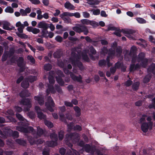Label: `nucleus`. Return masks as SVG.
<instances>
[{
  "label": "nucleus",
  "mask_w": 155,
  "mask_h": 155,
  "mask_svg": "<svg viewBox=\"0 0 155 155\" xmlns=\"http://www.w3.org/2000/svg\"><path fill=\"white\" fill-rule=\"evenodd\" d=\"M140 62H141L140 63L141 66L144 68H145L148 64V60L147 58H145Z\"/></svg>",
  "instance_id": "32"
},
{
  "label": "nucleus",
  "mask_w": 155,
  "mask_h": 155,
  "mask_svg": "<svg viewBox=\"0 0 155 155\" xmlns=\"http://www.w3.org/2000/svg\"><path fill=\"white\" fill-rule=\"evenodd\" d=\"M52 66L51 64L48 63L45 64L44 66V69L47 71H49L52 69Z\"/></svg>",
  "instance_id": "49"
},
{
  "label": "nucleus",
  "mask_w": 155,
  "mask_h": 155,
  "mask_svg": "<svg viewBox=\"0 0 155 155\" xmlns=\"http://www.w3.org/2000/svg\"><path fill=\"white\" fill-rule=\"evenodd\" d=\"M29 83L28 81L26 79L22 82L21 84V87L25 89L29 87Z\"/></svg>",
  "instance_id": "18"
},
{
  "label": "nucleus",
  "mask_w": 155,
  "mask_h": 155,
  "mask_svg": "<svg viewBox=\"0 0 155 155\" xmlns=\"http://www.w3.org/2000/svg\"><path fill=\"white\" fill-rule=\"evenodd\" d=\"M72 29L74 31L78 33H80L82 32L80 27L78 26H74L72 28Z\"/></svg>",
  "instance_id": "61"
},
{
  "label": "nucleus",
  "mask_w": 155,
  "mask_h": 155,
  "mask_svg": "<svg viewBox=\"0 0 155 155\" xmlns=\"http://www.w3.org/2000/svg\"><path fill=\"white\" fill-rule=\"evenodd\" d=\"M56 79L58 83L61 86H64V84L63 80L60 77H56Z\"/></svg>",
  "instance_id": "35"
},
{
  "label": "nucleus",
  "mask_w": 155,
  "mask_h": 155,
  "mask_svg": "<svg viewBox=\"0 0 155 155\" xmlns=\"http://www.w3.org/2000/svg\"><path fill=\"white\" fill-rule=\"evenodd\" d=\"M31 99L28 98H23L20 101L19 103L21 105H26L27 107L26 108V111H28L30 108L31 107Z\"/></svg>",
  "instance_id": "4"
},
{
  "label": "nucleus",
  "mask_w": 155,
  "mask_h": 155,
  "mask_svg": "<svg viewBox=\"0 0 155 155\" xmlns=\"http://www.w3.org/2000/svg\"><path fill=\"white\" fill-rule=\"evenodd\" d=\"M50 137L52 140L57 142L58 140V136L55 132L51 133L50 135Z\"/></svg>",
  "instance_id": "34"
},
{
  "label": "nucleus",
  "mask_w": 155,
  "mask_h": 155,
  "mask_svg": "<svg viewBox=\"0 0 155 155\" xmlns=\"http://www.w3.org/2000/svg\"><path fill=\"white\" fill-rule=\"evenodd\" d=\"M152 77V75L151 74H149L146 75L144 78L143 82L145 84H147L149 82Z\"/></svg>",
  "instance_id": "20"
},
{
  "label": "nucleus",
  "mask_w": 155,
  "mask_h": 155,
  "mask_svg": "<svg viewBox=\"0 0 155 155\" xmlns=\"http://www.w3.org/2000/svg\"><path fill=\"white\" fill-rule=\"evenodd\" d=\"M72 65L73 66L77 65L81 70H83L84 69L82 63L78 60H77V61H75V64H72Z\"/></svg>",
  "instance_id": "17"
},
{
  "label": "nucleus",
  "mask_w": 155,
  "mask_h": 155,
  "mask_svg": "<svg viewBox=\"0 0 155 155\" xmlns=\"http://www.w3.org/2000/svg\"><path fill=\"white\" fill-rule=\"evenodd\" d=\"M53 84H48V88L46 90V93L47 95H48L51 92L52 94H55L56 93V91L54 89Z\"/></svg>",
  "instance_id": "13"
},
{
  "label": "nucleus",
  "mask_w": 155,
  "mask_h": 155,
  "mask_svg": "<svg viewBox=\"0 0 155 155\" xmlns=\"http://www.w3.org/2000/svg\"><path fill=\"white\" fill-rule=\"evenodd\" d=\"M70 13V16L71 17L74 16L77 18H79L81 17L80 14L78 12H76L74 13Z\"/></svg>",
  "instance_id": "63"
},
{
  "label": "nucleus",
  "mask_w": 155,
  "mask_h": 155,
  "mask_svg": "<svg viewBox=\"0 0 155 155\" xmlns=\"http://www.w3.org/2000/svg\"><path fill=\"white\" fill-rule=\"evenodd\" d=\"M37 78L36 76L29 75L26 79L30 83H33L36 80Z\"/></svg>",
  "instance_id": "41"
},
{
  "label": "nucleus",
  "mask_w": 155,
  "mask_h": 155,
  "mask_svg": "<svg viewBox=\"0 0 155 155\" xmlns=\"http://www.w3.org/2000/svg\"><path fill=\"white\" fill-rule=\"evenodd\" d=\"M70 77L74 81H77L81 83L82 82V78L81 75H79V76H77L73 73H71Z\"/></svg>",
  "instance_id": "14"
},
{
  "label": "nucleus",
  "mask_w": 155,
  "mask_h": 155,
  "mask_svg": "<svg viewBox=\"0 0 155 155\" xmlns=\"http://www.w3.org/2000/svg\"><path fill=\"white\" fill-rule=\"evenodd\" d=\"M5 12L7 13H12L14 12V9L11 6H7L5 10Z\"/></svg>",
  "instance_id": "53"
},
{
  "label": "nucleus",
  "mask_w": 155,
  "mask_h": 155,
  "mask_svg": "<svg viewBox=\"0 0 155 155\" xmlns=\"http://www.w3.org/2000/svg\"><path fill=\"white\" fill-rule=\"evenodd\" d=\"M85 151L87 153L89 152L91 150V147L89 144H86L83 147Z\"/></svg>",
  "instance_id": "50"
},
{
  "label": "nucleus",
  "mask_w": 155,
  "mask_h": 155,
  "mask_svg": "<svg viewBox=\"0 0 155 155\" xmlns=\"http://www.w3.org/2000/svg\"><path fill=\"white\" fill-rule=\"evenodd\" d=\"M137 58L135 57L132 58L131 60V62L133 63L130 65L129 68V71L130 72H133L139 69L140 68V65L138 64H135V63L136 62Z\"/></svg>",
  "instance_id": "3"
},
{
  "label": "nucleus",
  "mask_w": 155,
  "mask_h": 155,
  "mask_svg": "<svg viewBox=\"0 0 155 155\" xmlns=\"http://www.w3.org/2000/svg\"><path fill=\"white\" fill-rule=\"evenodd\" d=\"M28 140L31 145H33L36 143V139L31 136H29L28 138Z\"/></svg>",
  "instance_id": "42"
},
{
  "label": "nucleus",
  "mask_w": 155,
  "mask_h": 155,
  "mask_svg": "<svg viewBox=\"0 0 155 155\" xmlns=\"http://www.w3.org/2000/svg\"><path fill=\"white\" fill-rule=\"evenodd\" d=\"M16 130L21 132H22L25 133H28V129L27 127H25L21 126H17Z\"/></svg>",
  "instance_id": "19"
},
{
  "label": "nucleus",
  "mask_w": 155,
  "mask_h": 155,
  "mask_svg": "<svg viewBox=\"0 0 155 155\" xmlns=\"http://www.w3.org/2000/svg\"><path fill=\"white\" fill-rule=\"evenodd\" d=\"M44 130L42 129L39 127L37 128V135L38 137H40L44 134Z\"/></svg>",
  "instance_id": "38"
},
{
  "label": "nucleus",
  "mask_w": 155,
  "mask_h": 155,
  "mask_svg": "<svg viewBox=\"0 0 155 155\" xmlns=\"http://www.w3.org/2000/svg\"><path fill=\"white\" fill-rule=\"evenodd\" d=\"M152 104L149 106L150 109L154 108L155 109V97L152 99Z\"/></svg>",
  "instance_id": "64"
},
{
  "label": "nucleus",
  "mask_w": 155,
  "mask_h": 155,
  "mask_svg": "<svg viewBox=\"0 0 155 155\" xmlns=\"http://www.w3.org/2000/svg\"><path fill=\"white\" fill-rule=\"evenodd\" d=\"M81 56L82 59L84 61L87 62H89L90 61V59L86 53H82Z\"/></svg>",
  "instance_id": "39"
},
{
  "label": "nucleus",
  "mask_w": 155,
  "mask_h": 155,
  "mask_svg": "<svg viewBox=\"0 0 155 155\" xmlns=\"http://www.w3.org/2000/svg\"><path fill=\"white\" fill-rule=\"evenodd\" d=\"M108 51V50L107 47H104L101 49V54L105 55L106 54H107Z\"/></svg>",
  "instance_id": "43"
},
{
  "label": "nucleus",
  "mask_w": 155,
  "mask_h": 155,
  "mask_svg": "<svg viewBox=\"0 0 155 155\" xmlns=\"http://www.w3.org/2000/svg\"><path fill=\"white\" fill-rule=\"evenodd\" d=\"M74 124L73 122H71L67 125L68 128L70 131L74 130Z\"/></svg>",
  "instance_id": "57"
},
{
  "label": "nucleus",
  "mask_w": 155,
  "mask_h": 155,
  "mask_svg": "<svg viewBox=\"0 0 155 155\" xmlns=\"http://www.w3.org/2000/svg\"><path fill=\"white\" fill-rule=\"evenodd\" d=\"M74 131H81L82 130L81 127L78 125H76L74 127Z\"/></svg>",
  "instance_id": "62"
},
{
  "label": "nucleus",
  "mask_w": 155,
  "mask_h": 155,
  "mask_svg": "<svg viewBox=\"0 0 155 155\" xmlns=\"http://www.w3.org/2000/svg\"><path fill=\"white\" fill-rule=\"evenodd\" d=\"M140 85V83L139 81H137L133 84L132 88L134 91H137L138 90Z\"/></svg>",
  "instance_id": "26"
},
{
  "label": "nucleus",
  "mask_w": 155,
  "mask_h": 155,
  "mask_svg": "<svg viewBox=\"0 0 155 155\" xmlns=\"http://www.w3.org/2000/svg\"><path fill=\"white\" fill-rule=\"evenodd\" d=\"M121 32H122L121 30H120V29H117L114 33V34L117 36L121 37V35L120 33Z\"/></svg>",
  "instance_id": "60"
},
{
  "label": "nucleus",
  "mask_w": 155,
  "mask_h": 155,
  "mask_svg": "<svg viewBox=\"0 0 155 155\" xmlns=\"http://www.w3.org/2000/svg\"><path fill=\"white\" fill-rule=\"evenodd\" d=\"M47 102L45 103V106L47 109L51 112L54 111V110L53 107H54L55 104L52 98L50 96H48L47 98Z\"/></svg>",
  "instance_id": "2"
},
{
  "label": "nucleus",
  "mask_w": 155,
  "mask_h": 155,
  "mask_svg": "<svg viewBox=\"0 0 155 155\" xmlns=\"http://www.w3.org/2000/svg\"><path fill=\"white\" fill-rule=\"evenodd\" d=\"M49 24H48L44 21H42L39 22L37 27L42 29H48L49 27Z\"/></svg>",
  "instance_id": "10"
},
{
  "label": "nucleus",
  "mask_w": 155,
  "mask_h": 155,
  "mask_svg": "<svg viewBox=\"0 0 155 155\" xmlns=\"http://www.w3.org/2000/svg\"><path fill=\"white\" fill-rule=\"evenodd\" d=\"M79 134L76 132L71 133L70 134H67L65 135V141L68 145L70 142L74 144H75L78 142L80 139Z\"/></svg>",
  "instance_id": "1"
},
{
  "label": "nucleus",
  "mask_w": 155,
  "mask_h": 155,
  "mask_svg": "<svg viewBox=\"0 0 155 155\" xmlns=\"http://www.w3.org/2000/svg\"><path fill=\"white\" fill-rule=\"evenodd\" d=\"M87 3L90 5H97L99 4L100 1L97 0H87Z\"/></svg>",
  "instance_id": "40"
},
{
  "label": "nucleus",
  "mask_w": 155,
  "mask_h": 155,
  "mask_svg": "<svg viewBox=\"0 0 155 155\" xmlns=\"http://www.w3.org/2000/svg\"><path fill=\"white\" fill-rule=\"evenodd\" d=\"M153 125H150V124L147 122L143 123L141 125V129L144 133H146L149 129H152Z\"/></svg>",
  "instance_id": "7"
},
{
  "label": "nucleus",
  "mask_w": 155,
  "mask_h": 155,
  "mask_svg": "<svg viewBox=\"0 0 155 155\" xmlns=\"http://www.w3.org/2000/svg\"><path fill=\"white\" fill-rule=\"evenodd\" d=\"M18 36L22 39H26L28 38V37L27 35L25 34L19 33H16Z\"/></svg>",
  "instance_id": "55"
},
{
  "label": "nucleus",
  "mask_w": 155,
  "mask_h": 155,
  "mask_svg": "<svg viewBox=\"0 0 155 155\" xmlns=\"http://www.w3.org/2000/svg\"><path fill=\"white\" fill-rule=\"evenodd\" d=\"M62 54V52L60 50H58L54 53L53 55L54 58H60L61 57Z\"/></svg>",
  "instance_id": "15"
},
{
  "label": "nucleus",
  "mask_w": 155,
  "mask_h": 155,
  "mask_svg": "<svg viewBox=\"0 0 155 155\" xmlns=\"http://www.w3.org/2000/svg\"><path fill=\"white\" fill-rule=\"evenodd\" d=\"M34 98L36 101L38 102L40 105L41 106L44 104L45 102L44 97L42 95L41 96H35Z\"/></svg>",
  "instance_id": "9"
},
{
  "label": "nucleus",
  "mask_w": 155,
  "mask_h": 155,
  "mask_svg": "<svg viewBox=\"0 0 155 155\" xmlns=\"http://www.w3.org/2000/svg\"><path fill=\"white\" fill-rule=\"evenodd\" d=\"M106 65V61L105 59H102L99 61L98 65L100 67H104Z\"/></svg>",
  "instance_id": "44"
},
{
  "label": "nucleus",
  "mask_w": 155,
  "mask_h": 155,
  "mask_svg": "<svg viewBox=\"0 0 155 155\" xmlns=\"http://www.w3.org/2000/svg\"><path fill=\"white\" fill-rule=\"evenodd\" d=\"M31 94L28 90H22L19 93L20 97L22 98H25L26 97H29L31 96Z\"/></svg>",
  "instance_id": "11"
},
{
  "label": "nucleus",
  "mask_w": 155,
  "mask_h": 155,
  "mask_svg": "<svg viewBox=\"0 0 155 155\" xmlns=\"http://www.w3.org/2000/svg\"><path fill=\"white\" fill-rule=\"evenodd\" d=\"M137 21L140 23L144 24L146 23V21L143 18H138L136 19Z\"/></svg>",
  "instance_id": "59"
},
{
  "label": "nucleus",
  "mask_w": 155,
  "mask_h": 155,
  "mask_svg": "<svg viewBox=\"0 0 155 155\" xmlns=\"http://www.w3.org/2000/svg\"><path fill=\"white\" fill-rule=\"evenodd\" d=\"M73 108L76 113L75 114L76 116V117H80L81 115V110L80 108L78 106L74 107Z\"/></svg>",
  "instance_id": "22"
},
{
  "label": "nucleus",
  "mask_w": 155,
  "mask_h": 155,
  "mask_svg": "<svg viewBox=\"0 0 155 155\" xmlns=\"http://www.w3.org/2000/svg\"><path fill=\"white\" fill-rule=\"evenodd\" d=\"M37 113L38 117L40 119H45L46 117L43 113L41 111L38 112Z\"/></svg>",
  "instance_id": "48"
},
{
  "label": "nucleus",
  "mask_w": 155,
  "mask_h": 155,
  "mask_svg": "<svg viewBox=\"0 0 155 155\" xmlns=\"http://www.w3.org/2000/svg\"><path fill=\"white\" fill-rule=\"evenodd\" d=\"M46 144L49 147H53L56 146L57 145V143L56 141L52 140L47 141Z\"/></svg>",
  "instance_id": "27"
},
{
  "label": "nucleus",
  "mask_w": 155,
  "mask_h": 155,
  "mask_svg": "<svg viewBox=\"0 0 155 155\" xmlns=\"http://www.w3.org/2000/svg\"><path fill=\"white\" fill-rule=\"evenodd\" d=\"M147 117V115L143 114L141 117H140L139 120H138L139 124H142L143 123H145L146 118Z\"/></svg>",
  "instance_id": "30"
},
{
  "label": "nucleus",
  "mask_w": 155,
  "mask_h": 155,
  "mask_svg": "<svg viewBox=\"0 0 155 155\" xmlns=\"http://www.w3.org/2000/svg\"><path fill=\"white\" fill-rule=\"evenodd\" d=\"M15 142L18 144L23 146H25L27 144L26 140L23 139H17L15 140Z\"/></svg>",
  "instance_id": "23"
},
{
  "label": "nucleus",
  "mask_w": 155,
  "mask_h": 155,
  "mask_svg": "<svg viewBox=\"0 0 155 155\" xmlns=\"http://www.w3.org/2000/svg\"><path fill=\"white\" fill-rule=\"evenodd\" d=\"M148 72H151L155 74V64H153L150 65L147 69Z\"/></svg>",
  "instance_id": "21"
},
{
  "label": "nucleus",
  "mask_w": 155,
  "mask_h": 155,
  "mask_svg": "<svg viewBox=\"0 0 155 155\" xmlns=\"http://www.w3.org/2000/svg\"><path fill=\"white\" fill-rule=\"evenodd\" d=\"M12 130L4 128L2 130H0V135L2 137L6 138L7 137H11Z\"/></svg>",
  "instance_id": "5"
},
{
  "label": "nucleus",
  "mask_w": 155,
  "mask_h": 155,
  "mask_svg": "<svg viewBox=\"0 0 155 155\" xmlns=\"http://www.w3.org/2000/svg\"><path fill=\"white\" fill-rule=\"evenodd\" d=\"M19 133L16 131H13L12 130L11 134V137H12L14 138H17L19 137Z\"/></svg>",
  "instance_id": "54"
},
{
  "label": "nucleus",
  "mask_w": 155,
  "mask_h": 155,
  "mask_svg": "<svg viewBox=\"0 0 155 155\" xmlns=\"http://www.w3.org/2000/svg\"><path fill=\"white\" fill-rule=\"evenodd\" d=\"M45 124L48 128H52L54 126L53 123L47 120L45 121Z\"/></svg>",
  "instance_id": "47"
},
{
  "label": "nucleus",
  "mask_w": 155,
  "mask_h": 155,
  "mask_svg": "<svg viewBox=\"0 0 155 155\" xmlns=\"http://www.w3.org/2000/svg\"><path fill=\"white\" fill-rule=\"evenodd\" d=\"M28 59L30 60V62L33 64L35 63V61L34 58L31 55H28L27 57Z\"/></svg>",
  "instance_id": "58"
},
{
  "label": "nucleus",
  "mask_w": 155,
  "mask_h": 155,
  "mask_svg": "<svg viewBox=\"0 0 155 155\" xmlns=\"http://www.w3.org/2000/svg\"><path fill=\"white\" fill-rule=\"evenodd\" d=\"M115 52L116 56H120L122 52V50L121 47H117L115 49Z\"/></svg>",
  "instance_id": "33"
},
{
  "label": "nucleus",
  "mask_w": 155,
  "mask_h": 155,
  "mask_svg": "<svg viewBox=\"0 0 155 155\" xmlns=\"http://www.w3.org/2000/svg\"><path fill=\"white\" fill-rule=\"evenodd\" d=\"M121 31L124 33L127 34V35L126 36L128 38L130 39H134V38L131 35L135 33V31L131 29H122Z\"/></svg>",
  "instance_id": "6"
},
{
  "label": "nucleus",
  "mask_w": 155,
  "mask_h": 155,
  "mask_svg": "<svg viewBox=\"0 0 155 155\" xmlns=\"http://www.w3.org/2000/svg\"><path fill=\"white\" fill-rule=\"evenodd\" d=\"M137 51V48L135 46H132L130 49V52L129 54V55H134L136 52Z\"/></svg>",
  "instance_id": "45"
},
{
  "label": "nucleus",
  "mask_w": 155,
  "mask_h": 155,
  "mask_svg": "<svg viewBox=\"0 0 155 155\" xmlns=\"http://www.w3.org/2000/svg\"><path fill=\"white\" fill-rule=\"evenodd\" d=\"M82 32H84V34L85 35H87L89 31L87 27L85 25H82L80 26Z\"/></svg>",
  "instance_id": "36"
},
{
  "label": "nucleus",
  "mask_w": 155,
  "mask_h": 155,
  "mask_svg": "<svg viewBox=\"0 0 155 155\" xmlns=\"http://www.w3.org/2000/svg\"><path fill=\"white\" fill-rule=\"evenodd\" d=\"M16 117L19 120L21 121H24L26 120V119L20 114L16 113L15 114Z\"/></svg>",
  "instance_id": "52"
},
{
  "label": "nucleus",
  "mask_w": 155,
  "mask_h": 155,
  "mask_svg": "<svg viewBox=\"0 0 155 155\" xmlns=\"http://www.w3.org/2000/svg\"><path fill=\"white\" fill-rule=\"evenodd\" d=\"M71 56L70 58V60L72 64H75V61H76L77 60H79L80 59V56L78 55L75 52L72 51L71 53Z\"/></svg>",
  "instance_id": "8"
},
{
  "label": "nucleus",
  "mask_w": 155,
  "mask_h": 155,
  "mask_svg": "<svg viewBox=\"0 0 155 155\" xmlns=\"http://www.w3.org/2000/svg\"><path fill=\"white\" fill-rule=\"evenodd\" d=\"M48 80L50 84H54L55 82L54 77L52 75L49 76Z\"/></svg>",
  "instance_id": "51"
},
{
  "label": "nucleus",
  "mask_w": 155,
  "mask_h": 155,
  "mask_svg": "<svg viewBox=\"0 0 155 155\" xmlns=\"http://www.w3.org/2000/svg\"><path fill=\"white\" fill-rule=\"evenodd\" d=\"M48 29H42L41 34V35H38V37L41 38H48Z\"/></svg>",
  "instance_id": "16"
},
{
  "label": "nucleus",
  "mask_w": 155,
  "mask_h": 155,
  "mask_svg": "<svg viewBox=\"0 0 155 155\" xmlns=\"http://www.w3.org/2000/svg\"><path fill=\"white\" fill-rule=\"evenodd\" d=\"M68 146L71 148L72 150H69L67 151L65 155H76L73 152V150L74 149L72 148L73 147L72 144L71 143H69Z\"/></svg>",
  "instance_id": "37"
},
{
  "label": "nucleus",
  "mask_w": 155,
  "mask_h": 155,
  "mask_svg": "<svg viewBox=\"0 0 155 155\" xmlns=\"http://www.w3.org/2000/svg\"><path fill=\"white\" fill-rule=\"evenodd\" d=\"M24 61V59L22 57H19L17 60V65L21 68H22V65Z\"/></svg>",
  "instance_id": "24"
},
{
  "label": "nucleus",
  "mask_w": 155,
  "mask_h": 155,
  "mask_svg": "<svg viewBox=\"0 0 155 155\" xmlns=\"http://www.w3.org/2000/svg\"><path fill=\"white\" fill-rule=\"evenodd\" d=\"M58 136L59 140H62L64 137V132L62 130H61L58 132Z\"/></svg>",
  "instance_id": "46"
},
{
  "label": "nucleus",
  "mask_w": 155,
  "mask_h": 155,
  "mask_svg": "<svg viewBox=\"0 0 155 155\" xmlns=\"http://www.w3.org/2000/svg\"><path fill=\"white\" fill-rule=\"evenodd\" d=\"M145 54L143 52H140V53L137 56V61L138 62H140L143 60L145 58Z\"/></svg>",
  "instance_id": "25"
},
{
  "label": "nucleus",
  "mask_w": 155,
  "mask_h": 155,
  "mask_svg": "<svg viewBox=\"0 0 155 155\" xmlns=\"http://www.w3.org/2000/svg\"><path fill=\"white\" fill-rule=\"evenodd\" d=\"M108 56L111 57V59H112L115 56V51L113 50L111 48L108 49V51L107 53Z\"/></svg>",
  "instance_id": "28"
},
{
  "label": "nucleus",
  "mask_w": 155,
  "mask_h": 155,
  "mask_svg": "<svg viewBox=\"0 0 155 155\" xmlns=\"http://www.w3.org/2000/svg\"><path fill=\"white\" fill-rule=\"evenodd\" d=\"M9 23L7 22H5L3 24V28L4 29L8 30H13L14 28H15L14 27H13L12 28H11L9 27Z\"/></svg>",
  "instance_id": "29"
},
{
  "label": "nucleus",
  "mask_w": 155,
  "mask_h": 155,
  "mask_svg": "<svg viewBox=\"0 0 155 155\" xmlns=\"http://www.w3.org/2000/svg\"><path fill=\"white\" fill-rule=\"evenodd\" d=\"M65 7L68 9L71 10L74 9L75 7L74 6L71 4L69 2H67L64 4Z\"/></svg>",
  "instance_id": "31"
},
{
  "label": "nucleus",
  "mask_w": 155,
  "mask_h": 155,
  "mask_svg": "<svg viewBox=\"0 0 155 155\" xmlns=\"http://www.w3.org/2000/svg\"><path fill=\"white\" fill-rule=\"evenodd\" d=\"M55 90L59 93H61L62 92V90L61 87L57 84L54 85Z\"/></svg>",
  "instance_id": "56"
},
{
  "label": "nucleus",
  "mask_w": 155,
  "mask_h": 155,
  "mask_svg": "<svg viewBox=\"0 0 155 155\" xmlns=\"http://www.w3.org/2000/svg\"><path fill=\"white\" fill-rule=\"evenodd\" d=\"M70 13L69 12H63L62 14H61L60 17L65 22L69 23L70 18L69 17H66L65 16H70Z\"/></svg>",
  "instance_id": "12"
}]
</instances>
